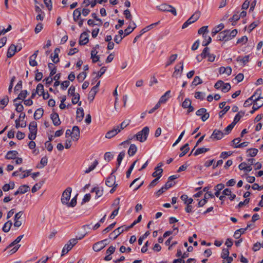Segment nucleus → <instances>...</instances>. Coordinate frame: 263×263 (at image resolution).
<instances>
[{
  "instance_id": "obj_1",
  "label": "nucleus",
  "mask_w": 263,
  "mask_h": 263,
  "mask_svg": "<svg viewBox=\"0 0 263 263\" xmlns=\"http://www.w3.org/2000/svg\"><path fill=\"white\" fill-rule=\"evenodd\" d=\"M149 132V127L145 126L137 134L134 135L133 137H136V140L140 142H143L146 140Z\"/></svg>"
},
{
  "instance_id": "obj_2",
  "label": "nucleus",
  "mask_w": 263,
  "mask_h": 263,
  "mask_svg": "<svg viewBox=\"0 0 263 263\" xmlns=\"http://www.w3.org/2000/svg\"><path fill=\"white\" fill-rule=\"evenodd\" d=\"M260 90H257L254 94L249 98H248L244 103L243 106L245 107H247L250 106L254 101H260L261 100V98H260Z\"/></svg>"
},
{
  "instance_id": "obj_3",
  "label": "nucleus",
  "mask_w": 263,
  "mask_h": 263,
  "mask_svg": "<svg viewBox=\"0 0 263 263\" xmlns=\"http://www.w3.org/2000/svg\"><path fill=\"white\" fill-rule=\"evenodd\" d=\"M29 134L28 138L33 140L36 138L37 134V123L35 121L31 122L29 126Z\"/></svg>"
},
{
  "instance_id": "obj_4",
  "label": "nucleus",
  "mask_w": 263,
  "mask_h": 263,
  "mask_svg": "<svg viewBox=\"0 0 263 263\" xmlns=\"http://www.w3.org/2000/svg\"><path fill=\"white\" fill-rule=\"evenodd\" d=\"M157 8L161 11L169 12L172 13L174 15H177V11L176 9L171 5L166 4H162L157 6Z\"/></svg>"
},
{
  "instance_id": "obj_5",
  "label": "nucleus",
  "mask_w": 263,
  "mask_h": 263,
  "mask_svg": "<svg viewBox=\"0 0 263 263\" xmlns=\"http://www.w3.org/2000/svg\"><path fill=\"white\" fill-rule=\"evenodd\" d=\"M78 243V239H70L67 243H66L63 247L62 251L61 256L64 255L67 253L72 247Z\"/></svg>"
},
{
  "instance_id": "obj_6",
  "label": "nucleus",
  "mask_w": 263,
  "mask_h": 263,
  "mask_svg": "<svg viewBox=\"0 0 263 263\" xmlns=\"http://www.w3.org/2000/svg\"><path fill=\"white\" fill-rule=\"evenodd\" d=\"M71 191V188L70 187H68L63 192L61 199V202L63 204H68V202L69 201L70 198Z\"/></svg>"
},
{
  "instance_id": "obj_7",
  "label": "nucleus",
  "mask_w": 263,
  "mask_h": 263,
  "mask_svg": "<svg viewBox=\"0 0 263 263\" xmlns=\"http://www.w3.org/2000/svg\"><path fill=\"white\" fill-rule=\"evenodd\" d=\"M208 32V26H203L200 28L198 31V33L200 34H202L203 37L204 39L208 38V41L207 42H203L202 45L203 46H207L212 41L211 37L205 34V32Z\"/></svg>"
},
{
  "instance_id": "obj_8",
  "label": "nucleus",
  "mask_w": 263,
  "mask_h": 263,
  "mask_svg": "<svg viewBox=\"0 0 263 263\" xmlns=\"http://www.w3.org/2000/svg\"><path fill=\"white\" fill-rule=\"evenodd\" d=\"M107 239H105L95 243L92 247V249L96 252H99L103 249L107 245L105 241H107Z\"/></svg>"
},
{
  "instance_id": "obj_9",
  "label": "nucleus",
  "mask_w": 263,
  "mask_h": 263,
  "mask_svg": "<svg viewBox=\"0 0 263 263\" xmlns=\"http://www.w3.org/2000/svg\"><path fill=\"white\" fill-rule=\"evenodd\" d=\"M196 114L197 116H201V120L203 121H206L210 117L209 114L206 112V109L204 108L198 109L196 111Z\"/></svg>"
},
{
  "instance_id": "obj_10",
  "label": "nucleus",
  "mask_w": 263,
  "mask_h": 263,
  "mask_svg": "<svg viewBox=\"0 0 263 263\" xmlns=\"http://www.w3.org/2000/svg\"><path fill=\"white\" fill-rule=\"evenodd\" d=\"M229 33V30H226L220 32L217 36V40L227 41L230 40Z\"/></svg>"
},
{
  "instance_id": "obj_11",
  "label": "nucleus",
  "mask_w": 263,
  "mask_h": 263,
  "mask_svg": "<svg viewBox=\"0 0 263 263\" xmlns=\"http://www.w3.org/2000/svg\"><path fill=\"white\" fill-rule=\"evenodd\" d=\"M191 100L189 98H186L182 103V106L183 108H188L187 113L194 111V108L191 105Z\"/></svg>"
},
{
  "instance_id": "obj_12",
  "label": "nucleus",
  "mask_w": 263,
  "mask_h": 263,
  "mask_svg": "<svg viewBox=\"0 0 263 263\" xmlns=\"http://www.w3.org/2000/svg\"><path fill=\"white\" fill-rule=\"evenodd\" d=\"M223 137V133L221 131L215 129L210 138L213 140H219L221 139Z\"/></svg>"
},
{
  "instance_id": "obj_13",
  "label": "nucleus",
  "mask_w": 263,
  "mask_h": 263,
  "mask_svg": "<svg viewBox=\"0 0 263 263\" xmlns=\"http://www.w3.org/2000/svg\"><path fill=\"white\" fill-rule=\"evenodd\" d=\"M120 132V129H118L116 126H114L111 130L107 132L105 135V138L107 139H110Z\"/></svg>"
},
{
  "instance_id": "obj_14",
  "label": "nucleus",
  "mask_w": 263,
  "mask_h": 263,
  "mask_svg": "<svg viewBox=\"0 0 263 263\" xmlns=\"http://www.w3.org/2000/svg\"><path fill=\"white\" fill-rule=\"evenodd\" d=\"M80 129L78 126H74L72 129L71 138L73 141H78L80 137Z\"/></svg>"
},
{
  "instance_id": "obj_15",
  "label": "nucleus",
  "mask_w": 263,
  "mask_h": 263,
  "mask_svg": "<svg viewBox=\"0 0 263 263\" xmlns=\"http://www.w3.org/2000/svg\"><path fill=\"white\" fill-rule=\"evenodd\" d=\"M100 81H99L97 83L96 85H95L91 88V90L90 91V92L89 93V95H88V99H90L91 101H92L93 100L95 96L98 91V88L99 86L100 85Z\"/></svg>"
},
{
  "instance_id": "obj_16",
  "label": "nucleus",
  "mask_w": 263,
  "mask_h": 263,
  "mask_svg": "<svg viewBox=\"0 0 263 263\" xmlns=\"http://www.w3.org/2000/svg\"><path fill=\"white\" fill-rule=\"evenodd\" d=\"M261 100L260 101H254V104L252 107V110L250 111L251 114H253L255 111L260 108L263 105V97H260Z\"/></svg>"
},
{
  "instance_id": "obj_17",
  "label": "nucleus",
  "mask_w": 263,
  "mask_h": 263,
  "mask_svg": "<svg viewBox=\"0 0 263 263\" xmlns=\"http://www.w3.org/2000/svg\"><path fill=\"white\" fill-rule=\"evenodd\" d=\"M88 34L85 32H83L80 37L79 44L81 45H84L88 42Z\"/></svg>"
},
{
  "instance_id": "obj_18",
  "label": "nucleus",
  "mask_w": 263,
  "mask_h": 263,
  "mask_svg": "<svg viewBox=\"0 0 263 263\" xmlns=\"http://www.w3.org/2000/svg\"><path fill=\"white\" fill-rule=\"evenodd\" d=\"M123 232V229L122 228H118L115 229L109 234L110 239H115L120 234Z\"/></svg>"
},
{
  "instance_id": "obj_19",
  "label": "nucleus",
  "mask_w": 263,
  "mask_h": 263,
  "mask_svg": "<svg viewBox=\"0 0 263 263\" xmlns=\"http://www.w3.org/2000/svg\"><path fill=\"white\" fill-rule=\"evenodd\" d=\"M105 184L109 187H111L116 185V177L111 174L106 179Z\"/></svg>"
},
{
  "instance_id": "obj_20",
  "label": "nucleus",
  "mask_w": 263,
  "mask_h": 263,
  "mask_svg": "<svg viewBox=\"0 0 263 263\" xmlns=\"http://www.w3.org/2000/svg\"><path fill=\"white\" fill-rule=\"evenodd\" d=\"M136 25L134 22H131L128 27L124 30V36L129 35L136 28Z\"/></svg>"
},
{
  "instance_id": "obj_21",
  "label": "nucleus",
  "mask_w": 263,
  "mask_h": 263,
  "mask_svg": "<svg viewBox=\"0 0 263 263\" xmlns=\"http://www.w3.org/2000/svg\"><path fill=\"white\" fill-rule=\"evenodd\" d=\"M158 165H159L155 168V171L152 174L153 177L160 178L162 176L163 170L160 167L162 165V163H160Z\"/></svg>"
},
{
  "instance_id": "obj_22",
  "label": "nucleus",
  "mask_w": 263,
  "mask_h": 263,
  "mask_svg": "<svg viewBox=\"0 0 263 263\" xmlns=\"http://www.w3.org/2000/svg\"><path fill=\"white\" fill-rule=\"evenodd\" d=\"M51 119L52 120L53 124L55 126H58L61 124V121L59 119V115L56 112H53L51 114Z\"/></svg>"
},
{
  "instance_id": "obj_23",
  "label": "nucleus",
  "mask_w": 263,
  "mask_h": 263,
  "mask_svg": "<svg viewBox=\"0 0 263 263\" xmlns=\"http://www.w3.org/2000/svg\"><path fill=\"white\" fill-rule=\"evenodd\" d=\"M84 116V110L82 107L78 108L77 110V120L79 122H81Z\"/></svg>"
},
{
  "instance_id": "obj_24",
  "label": "nucleus",
  "mask_w": 263,
  "mask_h": 263,
  "mask_svg": "<svg viewBox=\"0 0 263 263\" xmlns=\"http://www.w3.org/2000/svg\"><path fill=\"white\" fill-rule=\"evenodd\" d=\"M16 50V47L13 45L12 44L9 48L8 51H7V57L8 58H11L13 57L14 54L15 53Z\"/></svg>"
},
{
  "instance_id": "obj_25",
  "label": "nucleus",
  "mask_w": 263,
  "mask_h": 263,
  "mask_svg": "<svg viewBox=\"0 0 263 263\" xmlns=\"http://www.w3.org/2000/svg\"><path fill=\"white\" fill-rule=\"evenodd\" d=\"M81 15V8H77L73 11V20L75 22H78L80 19Z\"/></svg>"
},
{
  "instance_id": "obj_26",
  "label": "nucleus",
  "mask_w": 263,
  "mask_h": 263,
  "mask_svg": "<svg viewBox=\"0 0 263 263\" xmlns=\"http://www.w3.org/2000/svg\"><path fill=\"white\" fill-rule=\"evenodd\" d=\"M224 26L223 24L221 23L218 26L214 27L212 31L211 32V34L212 36L215 35L217 33H218L221 30H222L224 28Z\"/></svg>"
},
{
  "instance_id": "obj_27",
  "label": "nucleus",
  "mask_w": 263,
  "mask_h": 263,
  "mask_svg": "<svg viewBox=\"0 0 263 263\" xmlns=\"http://www.w3.org/2000/svg\"><path fill=\"white\" fill-rule=\"evenodd\" d=\"M232 69L230 67H221L219 68V73L220 74L226 73L227 75L229 76L231 74Z\"/></svg>"
},
{
  "instance_id": "obj_28",
  "label": "nucleus",
  "mask_w": 263,
  "mask_h": 263,
  "mask_svg": "<svg viewBox=\"0 0 263 263\" xmlns=\"http://www.w3.org/2000/svg\"><path fill=\"white\" fill-rule=\"evenodd\" d=\"M18 154V153L16 151H9L7 155L5 156L6 159H13L15 158L16 155Z\"/></svg>"
},
{
  "instance_id": "obj_29",
  "label": "nucleus",
  "mask_w": 263,
  "mask_h": 263,
  "mask_svg": "<svg viewBox=\"0 0 263 263\" xmlns=\"http://www.w3.org/2000/svg\"><path fill=\"white\" fill-rule=\"evenodd\" d=\"M222 194L225 196H230L229 199L231 201L233 200L236 198V195L235 194H232L230 189L228 188L223 191Z\"/></svg>"
},
{
  "instance_id": "obj_30",
  "label": "nucleus",
  "mask_w": 263,
  "mask_h": 263,
  "mask_svg": "<svg viewBox=\"0 0 263 263\" xmlns=\"http://www.w3.org/2000/svg\"><path fill=\"white\" fill-rule=\"evenodd\" d=\"M98 52L96 51L95 49H93L91 51V58L92 59L93 63H96L99 60V57L97 55Z\"/></svg>"
},
{
  "instance_id": "obj_31",
  "label": "nucleus",
  "mask_w": 263,
  "mask_h": 263,
  "mask_svg": "<svg viewBox=\"0 0 263 263\" xmlns=\"http://www.w3.org/2000/svg\"><path fill=\"white\" fill-rule=\"evenodd\" d=\"M189 146V144L186 143L180 148V150L182 151V153L179 155L180 157H183L189 152L190 149Z\"/></svg>"
},
{
  "instance_id": "obj_32",
  "label": "nucleus",
  "mask_w": 263,
  "mask_h": 263,
  "mask_svg": "<svg viewBox=\"0 0 263 263\" xmlns=\"http://www.w3.org/2000/svg\"><path fill=\"white\" fill-rule=\"evenodd\" d=\"M103 190L101 189L100 188H99L98 187H94L91 190L92 193L95 192V193H96L95 197L96 198H98L102 196L103 195Z\"/></svg>"
},
{
  "instance_id": "obj_33",
  "label": "nucleus",
  "mask_w": 263,
  "mask_h": 263,
  "mask_svg": "<svg viewBox=\"0 0 263 263\" xmlns=\"http://www.w3.org/2000/svg\"><path fill=\"white\" fill-rule=\"evenodd\" d=\"M44 113V110L43 108H39L37 109L34 112V118L35 120H37L40 119Z\"/></svg>"
},
{
  "instance_id": "obj_34",
  "label": "nucleus",
  "mask_w": 263,
  "mask_h": 263,
  "mask_svg": "<svg viewBox=\"0 0 263 263\" xmlns=\"http://www.w3.org/2000/svg\"><path fill=\"white\" fill-rule=\"evenodd\" d=\"M137 151V146L135 144H131L128 151V154L129 156H133L136 154Z\"/></svg>"
},
{
  "instance_id": "obj_35",
  "label": "nucleus",
  "mask_w": 263,
  "mask_h": 263,
  "mask_svg": "<svg viewBox=\"0 0 263 263\" xmlns=\"http://www.w3.org/2000/svg\"><path fill=\"white\" fill-rule=\"evenodd\" d=\"M27 93H28V92L26 90L21 91L20 93L18 95L17 98H16V99H15L14 100V102H16L18 100L24 99L26 97Z\"/></svg>"
},
{
  "instance_id": "obj_36",
  "label": "nucleus",
  "mask_w": 263,
  "mask_h": 263,
  "mask_svg": "<svg viewBox=\"0 0 263 263\" xmlns=\"http://www.w3.org/2000/svg\"><path fill=\"white\" fill-rule=\"evenodd\" d=\"M12 225V222L11 220H9L7 222H6L3 227V231L4 232H8L10 229H11V227Z\"/></svg>"
},
{
  "instance_id": "obj_37",
  "label": "nucleus",
  "mask_w": 263,
  "mask_h": 263,
  "mask_svg": "<svg viewBox=\"0 0 263 263\" xmlns=\"http://www.w3.org/2000/svg\"><path fill=\"white\" fill-rule=\"evenodd\" d=\"M258 152V151L256 148L248 149L247 151V156L251 157H255L257 155Z\"/></svg>"
},
{
  "instance_id": "obj_38",
  "label": "nucleus",
  "mask_w": 263,
  "mask_h": 263,
  "mask_svg": "<svg viewBox=\"0 0 263 263\" xmlns=\"http://www.w3.org/2000/svg\"><path fill=\"white\" fill-rule=\"evenodd\" d=\"M98 164V161L97 160H96L93 162V163L88 168H86L84 171V173L85 174H88L91 171H93L96 168V167L97 166V165Z\"/></svg>"
},
{
  "instance_id": "obj_39",
  "label": "nucleus",
  "mask_w": 263,
  "mask_h": 263,
  "mask_svg": "<svg viewBox=\"0 0 263 263\" xmlns=\"http://www.w3.org/2000/svg\"><path fill=\"white\" fill-rule=\"evenodd\" d=\"M9 98L8 96H5L3 99L0 101V108L3 109L8 103Z\"/></svg>"
},
{
  "instance_id": "obj_40",
  "label": "nucleus",
  "mask_w": 263,
  "mask_h": 263,
  "mask_svg": "<svg viewBox=\"0 0 263 263\" xmlns=\"http://www.w3.org/2000/svg\"><path fill=\"white\" fill-rule=\"evenodd\" d=\"M200 16V11H196L189 18L191 20L193 23L197 21Z\"/></svg>"
},
{
  "instance_id": "obj_41",
  "label": "nucleus",
  "mask_w": 263,
  "mask_h": 263,
  "mask_svg": "<svg viewBox=\"0 0 263 263\" xmlns=\"http://www.w3.org/2000/svg\"><path fill=\"white\" fill-rule=\"evenodd\" d=\"M200 16V11H196L189 18L191 20L193 23L197 21Z\"/></svg>"
},
{
  "instance_id": "obj_42",
  "label": "nucleus",
  "mask_w": 263,
  "mask_h": 263,
  "mask_svg": "<svg viewBox=\"0 0 263 263\" xmlns=\"http://www.w3.org/2000/svg\"><path fill=\"white\" fill-rule=\"evenodd\" d=\"M171 91L168 90L167 91L164 95H163L160 99L159 101L160 103H164L166 102V101L169 98L168 95L170 93Z\"/></svg>"
},
{
  "instance_id": "obj_43",
  "label": "nucleus",
  "mask_w": 263,
  "mask_h": 263,
  "mask_svg": "<svg viewBox=\"0 0 263 263\" xmlns=\"http://www.w3.org/2000/svg\"><path fill=\"white\" fill-rule=\"evenodd\" d=\"M129 124V121H123L120 125H117L116 127L120 129L121 132L122 130L124 129L125 127H126Z\"/></svg>"
},
{
  "instance_id": "obj_44",
  "label": "nucleus",
  "mask_w": 263,
  "mask_h": 263,
  "mask_svg": "<svg viewBox=\"0 0 263 263\" xmlns=\"http://www.w3.org/2000/svg\"><path fill=\"white\" fill-rule=\"evenodd\" d=\"M177 57V54H174L171 55L170 57L168 60L167 61V62L166 63V67L172 64L176 60Z\"/></svg>"
},
{
  "instance_id": "obj_45",
  "label": "nucleus",
  "mask_w": 263,
  "mask_h": 263,
  "mask_svg": "<svg viewBox=\"0 0 263 263\" xmlns=\"http://www.w3.org/2000/svg\"><path fill=\"white\" fill-rule=\"evenodd\" d=\"M209 151V148H204V147L199 148L196 150V151L194 153V155L195 156H197L199 154L204 153Z\"/></svg>"
},
{
  "instance_id": "obj_46",
  "label": "nucleus",
  "mask_w": 263,
  "mask_h": 263,
  "mask_svg": "<svg viewBox=\"0 0 263 263\" xmlns=\"http://www.w3.org/2000/svg\"><path fill=\"white\" fill-rule=\"evenodd\" d=\"M73 98L72 99V103L73 104H76L78 103V105L80 106L82 104V102H79L80 100V95L79 93H77L74 96H72Z\"/></svg>"
},
{
  "instance_id": "obj_47",
  "label": "nucleus",
  "mask_w": 263,
  "mask_h": 263,
  "mask_svg": "<svg viewBox=\"0 0 263 263\" xmlns=\"http://www.w3.org/2000/svg\"><path fill=\"white\" fill-rule=\"evenodd\" d=\"M249 55H246L243 58L239 56V57H237V61L238 62H241L243 64V65H245L247 63H248L249 62Z\"/></svg>"
},
{
  "instance_id": "obj_48",
  "label": "nucleus",
  "mask_w": 263,
  "mask_h": 263,
  "mask_svg": "<svg viewBox=\"0 0 263 263\" xmlns=\"http://www.w3.org/2000/svg\"><path fill=\"white\" fill-rule=\"evenodd\" d=\"M125 152H121L119 153L118 158H117V167H119L123 160V158L125 156Z\"/></svg>"
},
{
  "instance_id": "obj_49",
  "label": "nucleus",
  "mask_w": 263,
  "mask_h": 263,
  "mask_svg": "<svg viewBox=\"0 0 263 263\" xmlns=\"http://www.w3.org/2000/svg\"><path fill=\"white\" fill-rule=\"evenodd\" d=\"M201 83H202V80L199 77L196 76L192 83V85L193 86H197V85L200 84Z\"/></svg>"
},
{
  "instance_id": "obj_50",
  "label": "nucleus",
  "mask_w": 263,
  "mask_h": 263,
  "mask_svg": "<svg viewBox=\"0 0 263 263\" xmlns=\"http://www.w3.org/2000/svg\"><path fill=\"white\" fill-rule=\"evenodd\" d=\"M44 92V86L42 84H39L36 88V93L38 95L42 94Z\"/></svg>"
},
{
  "instance_id": "obj_51",
  "label": "nucleus",
  "mask_w": 263,
  "mask_h": 263,
  "mask_svg": "<svg viewBox=\"0 0 263 263\" xmlns=\"http://www.w3.org/2000/svg\"><path fill=\"white\" fill-rule=\"evenodd\" d=\"M19 192L21 194H24L26 193L29 189V186L27 185H23L19 187Z\"/></svg>"
},
{
  "instance_id": "obj_52",
  "label": "nucleus",
  "mask_w": 263,
  "mask_h": 263,
  "mask_svg": "<svg viewBox=\"0 0 263 263\" xmlns=\"http://www.w3.org/2000/svg\"><path fill=\"white\" fill-rule=\"evenodd\" d=\"M87 73L86 72H82L80 73L78 76H77V80L80 82H82L86 77Z\"/></svg>"
},
{
  "instance_id": "obj_53",
  "label": "nucleus",
  "mask_w": 263,
  "mask_h": 263,
  "mask_svg": "<svg viewBox=\"0 0 263 263\" xmlns=\"http://www.w3.org/2000/svg\"><path fill=\"white\" fill-rule=\"evenodd\" d=\"M262 247L263 248V241L261 243L257 242L255 243L253 247V250L255 252L258 251L260 248Z\"/></svg>"
},
{
  "instance_id": "obj_54",
  "label": "nucleus",
  "mask_w": 263,
  "mask_h": 263,
  "mask_svg": "<svg viewBox=\"0 0 263 263\" xmlns=\"http://www.w3.org/2000/svg\"><path fill=\"white\" fill-rule=\"evenodd\" d=\"M210 52V49L208 47H205L201 53L200 54L202 59H204L206 57H208V55L209 54Z\"/></svg>"
},
{
  "instance_id": "obj_55",
  "label": "nucleus",
  "mask_w": 263,
  "mask_h": 263,
  "mask_svg": "<svg viewBox=\"0 0 263 263\" xmlns=\"http://www.w3.org/2000/svg\"><path fill=\"white\" fill-rule=\"evenodd\" d=\"M107 0H91L90 1V5L91 8H93L96 5L97 3L102 4V3L107 2Z\"/></svg>"
},
{
  "instance_id": "obj_56",
  "label": "nucleus",
  "mask_w": 263,
  "mask_h": 263,
  "mask_svg": "<svg viewBox=\"0 0 263 263\" xmlns=\"http://www.w3.org/2000/svg\"><path fill=\"white\" fill-rule=\"evenodd\" d=\"M138 161V160H136V161H135L133 164L130 165V167L129 168V169L128 170V171H127L126 172V177L127 178H128L129 177H130V175L131 174V173L135 165V164L137 162V161Z\"/></svg>"
},
{
  "instance_id": "obj_57",
  "label": "nucleus",
  "mask_w": 263,
  "mask_h": 263,
  "mask_svg": "<svg viewBox=\"0 0 263 263\" xmlns=\"http://www.w3.org/2000/svg\"><path fill=\"white\" fill-rule=\"evenodd\" d=\"M231 89V85L229 83H223V85L222 87L221 91L223 92H227L229 91Z\"/></svg>"
},
{
  "instance_id": "obj_58",
  "label": "nucleus",
  "mask_w": 263,
  "mask_h": 263,
  "mask_svg": "<svg viewBox=\"0 0 263 263\" xmlns=\"http://www.w3.org/2000/svg\"><path fill=\"white\" fill-rule=\"evenodd\" d=\"M229 251L228 249H223L221 254V257L225 259L227 257H229Z\"/></svg>"
},
{
  "instance_id": "obj_59",
  "label": "nucleus",
  "mask_w": 263,
  "mask_h": 263,
  "mask_svg": "<svg viewBox=\"0 0 263 263\" xmlns=\"http://www.w3.org/2000/svg\"><path fill=\"white\" fill-rule=\"evenodd\" d=\"M115 224H116V222H114V223L110 224L108 227H107V228H106L105 229H104L102 231V233L106 234L107 232H108L109 231H110V230H111L114 228Z\"/></svg>"
},
{
  "instance_id": "obj_60",
  "label": "nucleus",
  "mask_w": 263,
  "mask_h": 263,
  "mask_svg": "<svg viewBox=\"0 0 263 263\" xmlns=\"http://www.w3.org/2000/svg\"><path fill=\"white\" fill-rule=\"evenodd\" d=\"M77 204V196L73 198L70 202H68V204H66L68 207H74Z\"/></svg>"
},
{
  "instance_id": "obj_61",
  "label": "nucleus",
  "mask_w": 263,
  "mask_h": 263,
  "mask_svg": "<svg viewBox=\"0 0 263 263\" xmlns=\"http://www.w3.org/2000/svg\"><path fill=\"white\" fill-rule=\"evenodd\" d=\"M258 25V22H254L251 23L249 26L248 27V31L249 32H251L256 26Z\"/></svg>"
},
{
  "instance_id": "obj_62",
  "label": "nucleus",
  "mask_w": 263,
  "mask_h": 263,
  "mask_svg": "<svg viewBox=\"0 0 263 263\" xmlns=\"http://www.w3.org/2000/svg\"><path fill=\"white\" fill-rule=\"evenodd\" d=\"M14 103L16 106V111L18 112H21L24 109L23 106L21 103H17L16 102Z\"/></svg>"
},
{
  "instance_id": "obj_63",
  "label": "nucleus",
  "mask_w": 263,
  "mask_h": 263,
  "mask_svg": "<svg viewBox=\"0 0 263 263\" xmlns=\"http://www.w3.org/2000/svg\"><path fill=\"white\" fill-rule=\"evenodd\" d=\"M113 158V155L110 152H106L104 154V159L107 161H109Z\"/></svg>"
},
{
  "instance_id": "obj_64",
  "label": "nucleus",
  "mask_w": 263,
  "mask_h": 263,
  "mask_svg": "<svg viewBox=\"0 0 263 263\" xmlns=\"http://www.w3.org/2000/svg\"><path fill=\"white\" fill-rule=\"evenodd\" d=\"M223 83L224 82L222 81L219 80L215 84L214 87L217 89H221Z\"/></svg>"
}]
</instances>
